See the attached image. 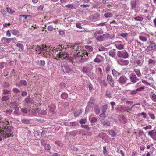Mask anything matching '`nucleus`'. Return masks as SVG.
<instances>
[{
	"mask_svg": "<svg viewBox=\"0 0 156 156\" xmlns=\"http://www.w3.org/2000/svg\"><path fill=\"white\" fill-rule=\"evenodd\" d=\"M9 123L8 119L0 117V141L2 138H9L13 136V127L10 126H6Z\"/></svg>",
	"mask_w": 156,
	"mask_h": 156,
	"instance_id": "f257e3e1",
	"label": "nucleus"
},
{
	"mask_svg": "<svg viewBox=\"0 0 156 156\" xmlns=\"http://www.w3.org/2000/svg\"><path fill=\"white\" fill-rule=\"evenodd\" d=\"M50 48V51L52 55L53 58L56 59H59L61 58L62 59H69V55L67 52H58V50H56L54 48Z\"/></svg>",
	"mask_w": 156,
	"mask_h": 156,
	"instance_id": "f03ea898",
	"label": "nucleus"
},
{
	"mask_svg": "<svg viewBox=\"0 0 156 156\" xmlns=\"http://www.w3.org/2000/svg\"><path fill=\"white\" fill-rule=\"evenodd\" d=\"M70 48H72L74 55H76L77 52H79L81 50V47L79 44H75L74 45H71Z\"/></svg>",
	"mask_w": 156,
	"mask_h": 156,
	"instance_id": "7ed1b4c3",
	"label": "nucleus"
},
{
	"mask_svg": "<svg viewBox=\"0 0 156 156\" xmlns=\"http://www.w3.org/2000/svg\"><path fill=\"white\" fill-rule=\"evenodd\" d=\"M88 53H87L86 51H82L81 52L80 51L79 52H77V54L76 55V57L80 58V59H82V58L85 55L87 56H88Z\"/></svg>",
	"mask_w": 156,
	"mask_h": 156,
	"instance_id": "20e7f679",
	"label": "nucleus"
},
{
	"mask_svg": "<svg viewBox=\"0 0 156 156\" xmlns=\"http://www.w3.org/2000/svg\"><path fill=\"white\" fill-rule=\"evenodd\" d=\"M34 112H37L39 114L43 115H46L47 113V111L46 108H45V109H44L43 108H38L36 110H34Z\"/></svg>",
	"mask_w": 156,
	"mask_h": 156,
	"instance_id": "39448f33",
	"label": "nucleus"
},
{
	"mask_svg": "<svg viewBox=\"0 0 156 156\" xmlns=\"http://www.w3.org/2000/svg\"><path fill=\"white\" fill-rule=\"evenodd\" d=\"M148 134L154 140H156V130H153L150 131L148 132Z\"/></svg>",
	"mask_w": 156,
	"mask_h": 156,
	"instance_id": "423d86ee",
	"label": "nucleus"
},
{
	"mask_svg": "<svg viewBox=\"0 0 156 156\" xmlns=\"http://www.w3.org/2000/svg\"><path fill=\"white\" fill-rule=\"evenodd\" d=\"M156 47V45L155 43L150 42L149 46H148L147 48V50L149 51L152 50H154Z\"/></svg>",
	"mask_w": 156,
	"mask_h": 156,
	"instance_id": "0eeeda50",
	"label": "nucleus"
},
{
	"mask_svg": "<svg viewBox=\"0 0 156 156\" xmlns=\"http://www.w3.org/2000/svg\"><path fill=\"white\" fill-rule=\"evenodd\" d=\"M107 80L111 86L112 87H113L114 86V82L113 80L112 79V77L109 75H108Z\"/></svg>",
	"mask_w": 156,
	"mask_h": 156,
	"instance_id": "6e6552de",
	"label": "nucleus"
},
{
	"mask_svg": "<svg viewBox=\"0 0 156 156\" xmlns=\"http://www.w3.org/2000/svg\"><path fill=\"white\" fill-rule=\"evenodd\" d=\"M118 55L119 57L126 58L127 57V52L126 50L119 51L118 52Z\"/></svg>",
	"mask_w": 156,
	"mask_h": 156,
	"instance_id": "1a4fd4ad",
	"label": "nucleus"
},
{
	"mask_svg": "<svg viewBox=\"0 0 156 156\" xmlns=\"http://www.w3.org/2000/svg\"><path fill=\"white\" fill-rule=\"evenodd\" d=\"M129 76L131 81L133 83H135L139 80V79L136 77V75L134 74H131Z\"/></svg>",
	"mask_w": 156,
	"mask_h": 156,
	"instance_id": "9d476101",
	"label": "nucleus"
},
{
	"mask_svg": "<svg viewBox=\"0 0 156 156\" xmlns=\"http://www.w3.org/2000/svg\"><path fill=\"white\" fill-rule=\"evenodd\" d=\"M14 40V38H7L5 37H3L2 38V40L4 41V43L9 44L11 42L12 40Z\"/></svg>",
	"mask_w": 156,
	"mask_h": 156,
	"instance_id": "9b49d317",
	"label": "nucleus"
},
{
	"mask_svg": "<svg viewBox=\"0 0 156 156\" xmlns=\"http://www.w3.org/2000/svg\"><path fill=\"white\" fill-rule=\"evenodd\" d=\"M147 36H148V35L147 34L141 35L139 37V38L143 42H146L147 40Z\"/></svg>",
	"mask_w": 156,
	"mask_h": 156,
	"instance_id": "f8f14e48",
	"label": "nucleus"
},
{
	"mask_svg": "<svg viewBox=\"0 0 156 156\" xmlns=\"http://www.w3.org/2000/svg\"><path fill=\"white\" fill-rule=\"evenodd\" d=\"M16 85L17 86H21L22 85L26 86L27 85V83L25 80H22L19 83H16Z\"/></svg>",
	"mask_w": 156,
	"mask_h": 156,
	"instance_id": "ddd939ff",
	"label": "nucleus"
},
{
	"mask_svg": "<svg viewBox=\"0 0 156 156\" xmlns=\"http://www.w3.org/2000/svg\"><path fill=\"white\" fill-rule=\"evenodd\" d=\"M150 98L154 102H156V95L154 93L151 92L150 94Z\"/></svg>",
	"mask_w": 156,
	"mask_h": 156,
	"instance_id": "4468645a",
	"label": "nucleus"
},
{
	"mask_svg": "<svg viewBox=\"0 0 156 156\" xmlns=\"http://www.w3.org/2000/svg\"><path fill=\"white\" fill-rule=\"evenodd\" d=\"M100 57L101 58H103V57L99 55H98L94 60V61L97 63H100L101 62V59L99 58Z\"/></svg>",
	"mask_w": 156,
	"mask_h": 156,
	"instance_id": "2eb2a0df",
	"label": "nucleus"
},
{
	"mask_svg": "<svg viewBox=\"0 0 156 156\" xmlns=\"http://www.w3.org/2000/svg\"><path fill=\"white\" fill-rule=\"evenodd\" d=\"M55 106L54 104L48 106L50 111L53 113L54 112L55 110Z\"/></svg>",
	"mask_w": 156,
	"mask_h": 156,
	"instance_id": "dca6fc26",
	"label": "nucleus"
},
{
	"mask_svg": "<svg viewBox=\"0 0 156 156\" xmlns=\"http://www.w3.org/2000/svg\"><path fill=\"white\" fill-rule=\"evenodd\" d=\"M16 46L17 47L19 48L18 50L20 51H23L24 48L23 45L20 43H18L16 44Z\"/></svg>",
	"mask_w": 156,
	"mask_h": 156,
	"instance_id": "f3484780",
	"label": "nucleus"
},
{
	"mask_svg": "<svg viewBox=\"0 0 156 156\" xmlns=\"http://www.w3.org/2000/svg\"><path fill=\"white\" fill-rule=\"evenodd\" d=\"M32 48L36 51H37V53H39V51H40L41 48V46L38 45H35L33 46Z\"/></svg>",
	"mask_w": 156,
	"mask_h": 156,
	"instance_id": "a211bd4d",
	"label": "nucleus"
},
{
	"mask_svg": "<svg viewBox=\"0 0 156 156\" xmlns=\"http://www.w3.org/2000/svg\"><path fill=\"white\" fill-rule=\"evenodd\" d=\"M119 82L122 84H124L126 82V80L123 76H121L119 80Z\"/></svg>",
	"mask_w": 156,
	"mask_h": 156,
	"instance_id": "6ab92c4d",
	"label": "nucleus"
},
{
	"mask_svg": "<svg viewBox=\"0 0 156 156\" xmlns=\"http://www.w3.org/2000/svg\"><path fill=\"white\" fill-rule=\"evenodd\" d=\"M46 48L44 45H42L41 47V48L40 51H39V53L45 52L46 50Z\"/></svg>",
	"mask_w": 156,
	"mask_h": 156,
	"instance_id": "aec40b11",
	"label": "nucleus"
},
{
	"mask_svg": "<svg viewBox=\"0 0 156 156\" xmlns=\"http://www.w3.org/2000/svg\"><path fill=\"white\" fill-rule=\"evenodd\" d=\"M112 73L113 76H118L120 74V73L114 69L112 70Z\"/></svg>",
	"mask_w": 156,
	"mask_h": 156,
	"instance_id": "412c9836",
	"label": "nucleus"
},
{
	"mask_svg": "<svg viewBox=\"0 0 156 156\" xmlns=\"http://www.w3.org/2000/svg\"><path fill=\"white\" fill-rule=\"evenodd\" d=\"M21 122L25 124H28L30 123V120L26 118H23L21 120Z\"/></svg>",
	"mask_w": 156,
	"mask_h": 156,
	"instance_id": "4be33fe9",
	"label": "nucleus"
},
{
	"mask_svg": "<svg viewBox=\"0 0 156 156\" xmlns=\"http://www.w3.org/2000/svg\"><path fill=\"white\" fill-rule=\"evenodd\" d=\"M9 97L8 96H3L1 98V100L3 102H6L9 99Z\"/></svg>",
	"mask_w": 156,
	"mask_h": 156,
	"instance_id": "5701e85b",
	"label": "nucleus"
},
{
	"mask_svg": "<svg viewBox=\"0 0 156 156\" xmlns=\"http://www.w3.org/2000/svg\"><path fill=\"white\" fill-rule=\"evenodd\" d=\"M65 7L68 8L73 9H75L76 6H74L73 4H68L65 5Z\"/></svg>",
	"mask_w": 156,
	"mask_h": 156,
	"instance_id": "b1692460",
	"label": "nucleus"
},
{
	"mask_svg": "<svg viewBox=\"0 0 156 156\" xmlns=\"http://www.w3.org/2000/svg\"><path fill=\"white\" fill-rule=\"evenodd\" d=\"M131 4L132 8H134L136 7V0H132L131 2Z\"/></svg>",
	"mask_w": 156,
	"mask_h": 156,
	"instance_id": "393cba45",
	"label": "nucleus"
},
{
	"mask_svg": "<svg viewBox=\"0 0 156 156\" xmlns=\"http://www.w3.org/2000/svg\"><path fill=\"white\" fill-rule=\"evenodd\" d=\"M7 11L8 13L10 14H12L15 12L14 10L12 9L9 7L7 8Z\"/></svg>",
	"mask_w": 156,
	"mask_h": 156,
	"instance_id": "a878e982",
	"label": "nucleus"
},
{
	"mask_svg": "<svg viewBox=\"0 0 156 156\" xmlns=\"http://www.w3.org/2000/svg\"><path fill=\"white\" fill-rule=\"evenodd\" d=\"M105 18L111 17L113 16V14L111 13H106L104 14Z\"/></svg>",
	"mask_w": 156,
	"mask_h": 156,
	"instance_id": "bb28decb",
	"label": "nucleus"
},
{
	"mask_svg": "<svg viewBox=\"0 0 156 156\" xmlns=\"http://www.w3.org/2000/svg\"><path fill=\"white\" fill-rule=\"evenodd\" d=\"M108 108L107 105H105L102 107V113H105L106 112Z\"/></svg>",
	"mask_w": 156,
	"mask_h": 156,
	"instance_id": "cd10ccee",
	"label": "nucleus"
},
{
	"mask_svg": "<svg viewBox=\"0 0 156 156\" xmlns=\"http://www.w3.org/2000/svg\"><path fill=\"white\" fill-rule=\"evenodd\" d=\"M11 32L14 36L17 35L19 33V32L18 30L16 29L12 30H11Z\"/></svg>",
	"mask_w": 156,
	"mask_h": 156,
	"instance_id": "c85d7f7f",
	"label": "nucleus"
},
{
	"mask_svg": "<svg viewBox=\"0 0 156 156\" xmlns=\"http://www.w3.org/2000/svg\"><path fill=\"white\" fill-rule=\"evenodd\" d=\"M109 133L110 135L112 136H115L116 135V133L113 130H111L109 131Z\"/></svg>",
	"mask_w": 156,
	"mask_h": 156,
	"instance_id": "c756f323",
	"label": "nucleus"
},
{
	"mask_svg": "<svg viewBox=\"0 0 156 156\" xmlns=\"http://www.w3.org/2000/svg\"><path fill=\"white\" fill-rule=\"evenodd\" d=\"M68 96L67 94L65 93H62L61 95V98L64 99H66L67 98Z\"/></svg>",
	"mask_w": 156,
	"mask_h": 156,
	"instance_id": "7c9ffc66",
	"label": "nucleus"
},
{
	"mask_svg": "<svg viewBox=\"0 0 156 156\" xmlns=\"http://www.w3.org/2000/svg\"><path fill=\"white\" fill-rule=\"evenodd\" d=\"M109 54L113 57H115L116 55L115 53L112 50H111L109 52Z\"/></svg>",
	"mask_w": 156,
	"mask_h": 156,
	"instance_id": "2f4dec72",
	"label": "nucleus"
},
{
	"mask_svg": "<svg viewBox=\"0 0 156 156\" xmlns=\"http://www.w3.org/2000/svg\"><path fill=\"white\" fill-rule=\"evenodd\" d=\"M3 94L5 95H8L10 94V91L7 90L6 89H3L2 90Z\"/></svg>",
	"mask_w": 156,
	"mask_h": 156,
	"instance_id": "473e14b6",
	"label": "nucleus"
},
{
	"mask_svg": "<svg viewBox=\"0 0 156 156\" xmlns=\"http://www.w3.org/2000/svg\"><path fill=\"white\" fill-rule=\"evenodd\" d=\"M65 45L63 44L59 45L58 47L55 48H54L56 50H58V51L61 50L62 49L64 48Z\"/></svg>",
	"mask_w": 156,
	"mask_h": 156,
	"instance_id": "72a5a7b5",
	"label": "nucleus"
},
{
	"mask_svg": "<svg viewBox=\"0 0 156 156\" xmlns=\"http://www.w3.org/2000/svg\"><path fill=\"white\" fill-rule=\"evenodd\" d=\"M148 62L149 64H151L154 65L156 63V61L155 60H153L151 59H149Z\"/></svg>",
	"mask_w": 156,
	"mask_h": 156,
	"instance_id": "f704fd0d",
	"label": "nucleus"
},
{
	"mask_svg": "<svg viewBox=\"0 0 156 156\" xmlns=\"http://www.w3.org/2000/svg\"><path fill=\"white\" fill-rule=\"evenodd\" d=\"M103 32H102L101 31H96L95 32L93 33L94 36L95 37V38H96L97 37V36L99 34H101Z\"/></svg>",
	"mask_w": 156,
	"mask_h": 156,
	"instance_id": "c9c22d12",
	"label": "nucleus"
},
{
	"mask_svg": "<svg viewBox=\"0 0 156 156\" xmlns=\"http://www.w3.org/2000/svg\"><path fill=\"white\" fill-rule=\"evenodd\" d=\"M110 91H107L106 92L105 95L106 96L108 97H111V91L112 90H110Z\"/></svg>",
	"mask_w": 156,
	"mask_h": 156,
	"instance_id": "e433bc0d",
	"label": "nucleus"
},
{
	"mask_svg": "<svg viewBox=\"0 0 156 156\" xmlns=\"http://www.w3.org/2000/svg\"><path fill=\"white\" fill-rule=\"evenodd\" d=\"M135 71L138 77H140V76L141 74L138 69H135Z\"/></svg>",
	"mask_w": 156,
	"mask_h": 156,
	"instance_id": "4c0bfd02",
	"label": "nucleus"
},
{
	"mask_svg": "<svg viewBox=\"0 0 156 156\" xmlns=\"http://www.w3.org/2000/svg\"><path fill=\"white\" fill-rule=\"evenodd\" d=\"M134 19L135 20L138 21H142L143 20L142 17L140 16L135 17Z\"/></svg>",
	"mask_w": 156,
	"mask_h": 156,
	"instance_id": "58836bf2",
	"label": "nucleus"
},
{
	"mask_svg": "<svg viewBox=\"0 0 156 156\" xmlns=\"http://www.w3.org/2000/svg\"><path fill=\"white\" fill-rule=\"evenodd\" d=\"M120 64L122 65H125L127 64V61L125 60L122 59L120 60Z\"/></svg>",
	"mask_w": 156,
	"mask_h": 156,
	"instance_id": "ea45409f",
	"label": "nucleus"
},
{
	"mask_svg": "<svg viewBox=\"0 0 156 156\" xmlns=\"http://www.w3.org/2000/svg\"><path fill=\"white\" fill-rule=\"evenodd\" d=\"M85 48L86 49L88 50V51H89L90 52H91L93 50L92 47L90 46H86Z\"/></svg>",
	"mask_w": 156,
	"mask_h": 156,
	"instance_id": "a19ab883",
	"label": "nucleus"
},
{
	"mask_svg": "<svg viewBox=\"0 0 156 156\" xmlns=\"http://www.w3.org/2000/svg\"><path fill=\"white\" fill-rule=\"evenodd\" d=\"M61 66L62 68L64 67V68H68V66L67 65L66 63L65 62H63L62 63Z\"/></svg>",
	"mask_w": 156,
	"mask_h": 156,
	"instance_id": "79ce46f5",
	"label": "nucleus"
},
{
	"mask_svg": "<svg viewBox=\"0 0 156 156\" xmlns=\"http://www.w3.org/2000/svg\"><path fill=\"white\" fill-rule=\"evenodd\" d=\"M14 109L15 110V111H14V113L15 114H18V112L19 110V108L16 106L14 107Z\"/></svg>",
	"mask_w": 156,
	"mask_h": 156,
	"instance_id": "37998d69",
	"label": "nucleus"
},
{
	"mask_svg": "<svg viewBox=\"0 0 156 156\" xmlns=\"http://www.w3.org/2000/svg\"><path fill=\"white\" fill-rule=\"evenodd\" d=\"M12 90L13 92L16 94H19L20 93V90L17 88H13Z\"/></svg>",
	"mask_w": 156,
	"mask_h": 156,
	"instance_id": "c03bdc74",
	"label": "nucleus"
},
{
	"mask_svg": "<svg viewBox=\"0 0 156 156\" xmlns=\"http://www.w3.org/2000/svg\"><path fill=\"white\" fill-rule=\"evenodd\" d=\"M6 115L8 116L11 114L12 112V110H8L5 111Z\"/></svg>",
	"mask_w": 156,
	"mask_h": 156,
	"instance_id": "a18cd8bd",
	"label": "nucleus"
},
{
	"mask_svg": "<svg viewBox=\"0 0 156 156\" xmlns=\"http://www.w3.org/2000/svg\"><path fill=\"white\" fill-rule=\"evenodd\" d=\"M96 38L98 41H100L103 40L104 37L102 36H98Z\"/></svg>",
	"mask_w": 156,
	"mask_h": 156,
	"instance_id": "49530a36",
	"label": "nucleus"
},
{
	"mask_svg": "<svg viewBox=\"0 0 156 156\" xmlns=\"http://www.w3.org/2000/svg\"><path fill=\"white\" fill-rule=\"evenodd\" d=\"M51 146L49 144H46L45 145V149L47 150H49L51 149Z\"/></svg>",
	"mask_w": 156,
	"mask_h": 156,
	"instance_id": "de8ad7c7",
	"label": "nucleus"
},
{
	"mask_svg": "<svg viewBox=\"0 0 156 156\" xmlns=\"http://www.w3.org/2000/svg\"><path fill=\"white\" fill-rule=\"evenodd\" d=\"M95 112L96 114H98L100 113V110L99 108L97 107L95 108Z\"/></svg>",
	"mask_w": 156,
	"mask_h": 156,
	"instance_id": "09e8293b",
	"label": "nucleus"
},
{
	"mask_svg": "<svg viewBox=\"0 0 156 156\" xmlns=\"http://www.w3.org/2000/svg\"><path fill=\"white\" fill-rule=\"evenodd\" d=\"M152 128V126L151 125H148L147 126L144 127L143 129L145 130L150 129Z\"/></svg>",
	"mask_w": 156,
	"mask_h": 156,
	"instance_id": "8fccbe9b",
	"label": "nucleus"
},
{
	"mask_svg": "<svg viewBox=\"0 0 156 156\" xmlns=\"http://www.w3.org/2000/svg\"><path fill=\"white\" fill-rule=\"evenodd\" d=\"M30 97L28 96L25 98V101L26 103L28 104L30 102Z\"/></svg>",
	"mask_w": 156,
	"mask_h": 156,
	"instance_id": "3c124183",
	"label": "nucleus"
},
{
	"mask_svg": "<svg viewBox=\"0 0 156 156\" xmlns=\"http://www.w3.org/2000/svg\"><path fill=\"white\" fill-rule=\"evenodd\" d=\"M144 89V87L143 86H141L140 87H139V88H137V89H136V91H141L143 90Z\"/></svg>",
	"mask_w": 156,
	"mask_h": 156,
	"instance_id": "603ef678",
	"label": "nucleus"
},
{
	"mask_svg": "<svg viewBox=\"0 0 156 156\" xmlns=\"http://www.w3.org/2000/svg\"><path fill=\"white\" fill-rule=\"evenodd\" d=\"M81 127L82 128L86 129L87 130H89L90 129V128L87 125H82L81 126Z\"/></svg>",
	"mask_w": 156,
	"mask_h": 156,
	"instance_id": "864d4df0",
	"label": "nucleus"
},
{
	"mask_svg": "<svg viewBox=\"0 0 156 156\" xmlns=\"http://www.w3.org/2000/svg\"><path fill=\"white\" fill-rule=\"evenodd\" d=\"M103 153L104 155H106L107 153V151L106 150L105 146L103 147Z\"/></svg>",
	"mask_w": 156,
	"mask_h": 156,
	"instance_id": "5fc2aeb1",
	"label": "nucleus"
},
{
	"mask_svg": "<svg viewBox=\"0 0 156 156\" xmlns=\"http://www.w3.org/2000/svg\"><path fill=\"white\" fill-rule=\"evenodd\" d=\"M97 119L96 117H93L91 119V122L92 123H94L97 121Z\"/></svg>",
	"mask_w": 156,
	"mask_h": 156,
	"instance_id": "6e6d98bb",
	"label": "nucleus"
},
{
	"mask_svg": "<svg viewBox=\"0 0 156 156\" xmlns=\"http://www.w3.org/2000/svg\"><path fill=\"white\" fill-rule=\"evenodd\" d=\"M60 87L61 88H63L66 87V85L64 83H62L60 85Z\"/></svg>",
	"mask_w": 156,
	"mask_h": 156,
	"instance_id": "4d7b16f0",
	"label": "nucleus"
},
{
	"mask_svg": "<svg viewBox=\"0 0 156 156\" xmlns=\"http://www.w3.org/2000/svg\"><path fill=\"white\" fill-rule=\"evenodd\" d=\"M116 47L118 49H122L123 48V45L122 44H119L116 45Z\"/></svg>",
	"mask_w": 156,
	"mask_h": 156,
	"instance_id": "13d9d810",
	"label": "nucleus"
},
{
	"mask_svg": "<svg viewBox=\"0 0 156 156\" xmlns=\"http://www.w3.org/2000/svg\"><path fill=\"white\" fill-rule=\"evenodd\" d=\"M6 65L5 64L4 62L0 63V68H2L5 67Z\"/></svg>",
	"mask_w": 156,
	"mask_h": 156,
	"instance_id": "bf43d9fd",
	"label": "nucleus"
},
{
	"mask_svg": "<svg viewBox=\"0 0 156 156\" xmlns=\"http://www.w3.org/2000/svg\"><path fill=\"white\" fill-rule=\"evenodd\" d=\"M87 121V120L86 119H81L80 122V124H85Z\"/></svg>",
	"mask_w": 156,
	"mask_h": 156,
	"instance_id": "052dcab7",
	"label": "nucleus"
},
{
	"mask_svg": "<svg viewBox=\"0 0 156 156\" xmlns=\"http://www.w3.org/2000/svg\"><path fill=\"white\" fill-rule=\"evenodd\" d=\"M149 115L150 116V117L152 119H154L155 118V116L153 114L149 113Z\"/></svg>",
	"mask_w": 156,
	"mask_h": 156,
	"instance_id": "680f3d73",
	"label": "nucleus"
},
{
	"mask_svg": "<svg viewBox=\"0 0 156 156\" xmlns=\"http://www.w3.org/2000/svg\"><path fill=\"white\" fill-rule=\"evenodd\" d=\"M136 63L139 66H141L142 65V63L140 60H137L136 61Z\"/></svg>",
	"mask_w": 156,
	"mask_h": 156,
	"instance_id": "e2e57ef3",
	"label": "nucleus"
},
{
	"mask_svg": "<svg viewBox=\"0 0 156 156\" xmlns=\"http://www.w3.org/2000/svg\"><path fill=\"white\" fill-rule=\"evenodd\" d=\"M76 27L77 28L79 29L82 28V27L81 25V23H77L76 24Z\"/></svg>",
	"mask_w": 156,
	"mask_h": 156,
	"instance_id": "0e129e2a",
	"label": "nucleus"
},
{
	"mask_svg": "<svg viewBox=\"0 0 156 156\" xmlns=\"http://www.w3.org/2000/svg\"><path fill=\"white\" fill-rule=\"evenodd\" d=\"M9 86V83L5 82L4 83L3 86L4 88H7Z\"/></svg>",
	"mask_w": 156,
	"mask_h": 156,
	"instance_id": "69168bd1",
	"label": "nucleus"
},
{
	"mask_svg": "<svg viewBox=\"0 0 156 156\" xmlns=\"http://www.w3.org/2000/svg\"><path fill=\"white\" fill-rule=\"evenodd\" d=\"M44 8V5H40L37 9V10L39 11H42L43 9Z\"/></svg>",
	"mask_w": 156,
	"mask_h": 156,
	"instance_id": "338daca9",
	"label": "nucleus"
},
{
	"mask_svg": "<svg viewBox=\"0 0 156 156\" xmlns=\"http://www.w3.org/2000/svg\"><path fill=\"white\" fill-rule=\"evenodd\" d=\"M48 29L50 31H52L54 29H55V28H54L51 25L49 26L48 27Z\"/></svg>",
	"mask_w": 156,
	"mask_h": 156,
	"instance_id": "774afa93",
	"label": "nucleus"
}]
</instances>
